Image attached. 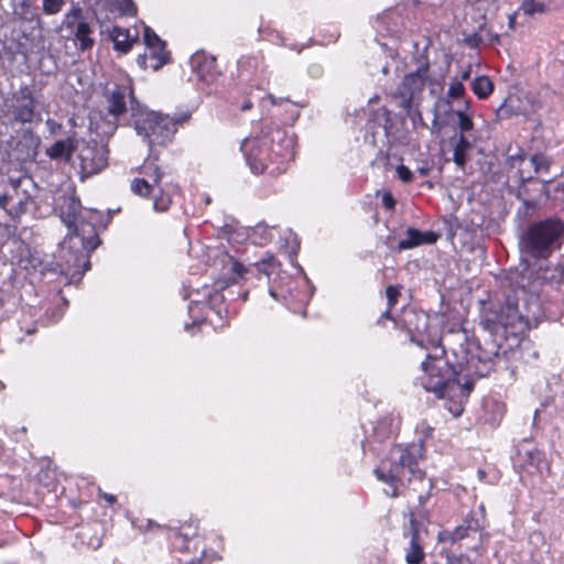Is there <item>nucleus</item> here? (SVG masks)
<instances>
[{
	"instance_id": "nucleus-11",
	"label": "nucleus",
	"mask_w": 564,
	"mask_h": 564,
	"mask_svg": "<svg viewBox=\"0 0 564 564\" xmlns=\"http://www.w3.org/2000/svg\"><path fill=\"white\" fill-rule=\"evenodd\" d=\"M427 67H420L415 72L405 75L393 94L399 99V106L411 111L415 97L421 94L425 86Z\"/></svg>"
},
{
	"instance_id": "nucleus-23",
	"label": "nucleus",
	"mask_w": 564,
	"mask_h": 564,
	"mask_svg": "<svg viewBox=\"0 0 564 564\" xmlns=\"http://www.w3.org/2000/svg\"><path fill=\"white\" fill-rule=\"evenodd\" d=\"M76 149V140L73 138H67L66 140L56 141L50 148H47L46 155L53 160H64L68 162Z\"/></svg>"
},
{
	"instance_id": "nucleus-6",
	"label": "nucleus",
	"mask_w": 564,
	"mask_h": 564,
	"mask_svg": "<svg viewBox=\"0 0 564 564\" xmlns=\"http://www.w3.org/2000/svg\"><path fill=\"white\" fill-rule=\"evenodd\" d=\"M102 105L106 117L105 134H113L119 124H128L133 118L135 108L141 104L134 95L133 85L130 82L112 84L105 88L102 94Z\"/></svg>"
},
{
	"instance_id": "nucleus-51",
	"label": "nucleus",
	"mask_w": 564,
	"mask_h": 564,
	"mask_svg": "<svg viewBox=\"0 0 564 564\" xmlns=\"http://www.w3.org/2000/svg\"><path fill=\"white\" fill-rule=\"evenodd\" d=\"M412 514L415 517L417 521V530L420 531V520H427V511L423 507H420L415 512H411L410 517Z\"/></svg>"
},
{
	"instance_id": "nucleus-24",
	"label": "nucleus",
	"mask_w": 564,
	"mask_h": 564,
	"mask_svg": "<svg viewBox=\"0 0 564 564\" xmlns=\"http://www.w3.org/2000/svg\"><path fill=\"white\" fill-rule=\"evenodd\" d=\"M471 147V142L465 134L459 133L453 149V161L462 171H465L466 164L469 161L468 152Z\"/></svg>"
},
{
	"instance_id": "nucleus-50",
	"label": "nucleus",
	"mask_w": 564,
	"mask_h": 564,
	"mask_svg": "<svg viewBox=\"0 0 564 564\" xmlns=\"http://www.w3.org/2000/svg\"><path fill=\"white\" fill-rule=\"evenodd\" d=\"M465 43L469 46V47H478V45L481 43V37L479 34L477 33H474L471 35H469L468 37L465 39Z\"/></svg>"
},
{
	"instance_id": "nucleus-41",
	"label": "nucleus",
	"mask_w": 564,
	"mask_h": 564,
	"mask_svg": "<svg viewBox=\"0 0 564 564\" xmlns=\"http://www.w3.org/2000/svg\"><path fill=\"white\" fill-rule=\"evenodd\" d=\"M465 87L459 80H454L451 83L448 90H447V97L452 99L459 98L464 95Z\"/></svg>"
},
{
	"instance_id": "nucleus-33",
	"label": "nucleus",
	"mask_w": 564,
	"mask_h": 564,
	"mask_svg": "<svg viewBox=\"0 0 564 564\" xmlns=\"http://www.w3.org/2000/svg\"><path fill=\"white\" fill-rule=\"evenodd\" d=\"M254 265L258 272L265 274L270 279V276L275 273L279 263L273 256H268Z\"/></svg>"
},
{
	"instance_id": "nucleus-47",
	"label": "nucleus",
	"mask_w": 564,
	"mask_h": 564,
	"mask_svg": "<svg viewBox=\"0 0 564 564\" xmlns=\"http://www.w3.org/2000/svg\"><path fill=\"white\" fill-rule=\"evenodd\" d=\"M268 41L274 43V44H279V45H284V39L283 36L281 35V33L279 31H271L269 32L267 35H263Z\"/></svg>"
},
{
	"instance_id": "nucleus-2",
	"label": "nucleus",
	"mask_w": 564,
	"mask_h": 564,
	"mask_svg": "<svg viewBox=\"0 0 564 564\" xmlns=\"http://www.w3.org/2000/svg\"><path fill=\"white\" fill-rule=\"evenodd\" d=\"M240 150L252 173L276 175L293 158V140L279 124L265 122L259 135L243 139Z\"/></svg>"
},
{
	"instance_id": "nucleus-46",
	"label": "nucleus",
	"mask_w": 564,
	"mask_h": 564,
	"mask_svg": "<svg viewBox=\"0 0 564 564\" xmlns=\"http://www.w3.org/2000/svg\"><path fill=\"white\" fill-rule=\"evenodd\" d=\"M122 2V11L127 15H134L137 14V6L134 4L133 0H121Z\"/></svg>"
},
{
	"instance_id": "nucleus-38",
	"label": "nucleus",
	"mask_w": 564,
	"mask_h": 564,
	"mask_svg": "<svg viewBox=\"0 0 564 564\" xmlns=\"http://www.w3.org/2000/svg\"><path fill=\"white\" fill-rule=\"evenodd\" d=\"M527 189L524 187H520L518 192V198L522 200L523 214L529 216L532 215V213L535 210L538 203L523 197Z\"/></svg>"
},
{
	"instance_id": "nucleus-29",
	"label": "nucleus",
	"mask_w": 564,
	"mask_h": 564,
	"mask_svg": "<svg viewBox=\"0 0 564 564\" xmlns=\"http://www.w3.org/2000/svg\"><path fill=\"white\" fill-rule=\"evenodd\" d=\"M513 102L514 100L512 98H508L496 109V122H502L503 120H508L511 117L520 115L518 107L514 106Z\"/></svg>"
},
{
	"instance_id": "nucleus-55",
	"label": "nucleus",
	"mask_w": 564,
	"mask_h": 564,
	"mask_svg": "<svg viewBox=\"0 0 564 564\" xmlns=\"http://www.w3.org/2000/svg\"><path fill=\"white\" fill-rule=\"evenodd\" d=\"M63 316V312L61 308H53L52 310V321L57 322Z\"/></svg>"
},
{
	"instance_id": "nucleus-19",
	"label": "nucleus",
	"mask_w": 564,
	"mask_h": 564,
	"mask_svg": "<svg viewBox=\"0 0 564 564\" xmlns=\"http://www.w3.org/2000/svg\"><path fill=\"white\" fill-rule=\"evenodd\" d=\"M12 13L18 22L41 24L42 18L32 0H20L12 6Z\"/></svg>"
},
{
	"instance_id": "nucleus-35",
	"label": "nucleus",
	"mask_w": 564,
	"mask_h": 564,
	"mask_svg": "<svg viewBox=\"0 0 564 564\" xmlns=\"http://www.w3.org/2000/svg\"><path fill=\"white\" fill-rule=\"evenodd\" d=\"M530 162L534 169L535 173L549 172L550 170V160L544 154H534L530 158Z\"/></svg>"
},
{
	"instance_id": "nucleus-32",
	"label": "nucleus",
	"mask_w": 564,
	"mask_h": 564,
	"mask_svg": "<svg viewBox=\"0 0 564 564\" xmlns=\"http://www.w3.org/2000/svg\"><path fill=\"white\" fill-rule=\"evenodd\" d=\"M406 238L398 242V250L403 251L421 246L420 236L421 231L415 228H408Z\"/></svg>"
},
{
	"instance_id": "nucleus-18",
	"label": "nucleus",
	"mask_w": 564,
	"mask_h": 564,
	"mask_svg": "<svg viewBox=\"0 0 564 564\" xmlns=\"http://www.w3.org/2000/svg\"><path fill=\"white\" fill-rule=\"evenodd\" d=\"M410 546L405 554V561L408 564H421L425 558V552L417 530V521L413 514L410 520Z\"/></svg>"
},
{
	"instance_id": "nucleus-4",
	"label": "nucleus",
	"mask_w": 564,
	"mask_h": 564,
	"mask_svg": "<svg viewBox=\"0 0 564 564\" xmlns=\"http://www.w3.org/2000/svg\"><path fill=\"white\" fill-rule=\"evenodd\" d=\"M422 456V444L394 445L390 449L388 457L382 459L375 469L377 478L391 488L386 490L387 496L398 497L399 487L404 485L405 478L409 482L412 479L421 481L425 479V473L417 466Z\"/></svg>"
},
{
	"instance_id": "nucleus-9",
	"label": "nucleus",
	"mask_w": 564,
	"mask_h": 564,
	"mask_svg": "<svg viewBox=\"0 0 564 564\" xmlns=\"http://www.w3.org/2000/svg\"><path fill=\"white\" fill-rule=\"evenodd\" d=\"M480 325L489 336H518L528 330L529 321L519 313L517 301L508 296L498 310L485 312Z\"/></svg>"
},
{
	"instance_id": "nucleus-20",
	"label": "nucleus",
	"mask_w": 564,
	"mask_h": 564,
	"mask_svg": "<svg viewBox=\"0 0 564 564\" xmlns=\"http://www.w3.org/2000/svg\"><path fill=\"white\" fill-rule=\"evenodd\" d=\"M481 528L479 520L473 516H468L460 525L452 531H445L441 540L443 542L455 543L468 536L469 532H477Z\"/></svg>"
},
{
	"instance_id": "nucleus-43",
	"label": "nucleus",
	"mask_w": 564,
	"mask_h": 564,
	"mask_svg": "<svg viewBox=\"0 0 564 564\" xmlns=\"http://www.w3.org/2000/svg\"><path fill=\"white\" fill-rule=\"evenodd\" d=\"M440 238V235L433 230L421 231L420 241L421 245H432L435 243Z\"/></svg>"
},
{
	"instance_id": "nucleus-58",
	"label": "nucleus",
	"mask_w": 564,
	"mask_h": 564,
	"mask_svg": "<svg viewBox=\"0 0 564 564\" xmlns=\"http://www.w3.org/2000/svg\"><path fill=\"white\" fill-rule=\"evenodd\" d=\"M46 124H47V127L51 129V131H52V132H53L56 128H59V127H61V124H58L55 120L50 119V118L46 120Z\"/></svg>"
},
{
	"instance_id": "nucleus-14",
	"label": "nucleus",
	"mask_w": 564,
	"mask_h": 564,
	"mask_svg": "<svg viewBox=\"0 0 564 564\" xmlns=\"http://www.w3.org/2000/svg\"><path fill=\"white\" fill-rule=\"evenodd\" d=\"M189 64L193 73L204 83H214L218 76L216 58L205 52H196L192 55Z\"/></svg>"
},
{
	"instance_id": "nucleus-60",
	"label": "nucleus",
	"mask_w": 564,
	"mask_h": 564,
	"mask_svg": "<svg viewBox=\"0 0 564 564\" xmlns=\"http://www.w3.org/2000/svg\"><path fill=\"white\" fill-rule=\"evenodd\" d=\"M519 178H520L521 184L523 185L525 182L531 181L532 176H530V175L529 176H524L522 170L519 169Z\"/></svg>"
},
{
	"instance_id": "nucleus-40",
	"label": "nucleus",
	"mask_w": 564,
	"mask_h": 564,
	"mask_svg": "<svg viewBox=\"0 0 564 564\" xmlns=\"http://www.w3.org/2000/svg\"><path fill=\"white\" fill-rule=\"evenodd\" d=\"M161 195L160 196H154V203H153V208L156 210V212H166L170 206H171V198L170 196L167 195H163L162 192H160Z\"/></svg>"
},
{
	"instance_id": "nucleus-52",
	"label": "nucleus",
	"mask_w": 564,
	"mask_h": 564,
	"mask_svg": "<svg viewBox=\"0 0 564 564\" xmlns=\"http://www.w3.org/2000/svg\"><path fill=\"white\" fill-rule=\"evenodd\" d=\"M13 200V195L10 193H6L0 196V208L4 209L8 213V205Z\"/></svg>"
},
{
	"instance_id": "nucleus-53",
	"label": "nucleus",
	"mask_w": 564,
	"mask_h": 564,
	"mask_svg": "<svg viewBox=\"0 0 564 564\" xmlns=\"http://www.w3.org/2000/svg\"><path fill=\"white\" fill-rule=\"evenodd\" d=\"M148 55L144 53V54H140L138 57H137V63L138 65L142 68V69H147L148 68Z\"/></svg>"
},
{
	"instance_id": "nucleus-13",
	"label": "nucleus",
	"mask_w": 564,
	"mask_h": 564,
	"mask_svg": "<svg viewBox=\"0 0 564 564\" xmlns=\"http://www.w3.org/2000/svg\"><path fill=\"white\" fill-rule=\"evenodd\" d=\"M404 323L411 334V340L419 346L426 348V344L437 345L436 339H430L429 315L424 312H409L405 315Z\"/></svg>"
},
{
	"instance_id": "nucleus-42",
	"label": "nucleus",
	"mask_w": 564,
	"mask_h": 564,
	"mask_svg": "<svg viewBox=\"0 0 564 564\" xmlns=\"http://www.w3.org/2000/svg\"><path fill=\"white\" fill-rule=\"evenodd\" d=\"M481 345L484 346L482 349L487 350V355L499 357L500 345L496 341V339H484Z\"/></svg>"
},
{
	"instance_id": "nucleus-48",
	"label": "nucleus",
	"mask_w": 564,
	"mask_h": 564,
	"mask_svg": "<svg viewBox=\"0 0 564 564\" xmlns=\"http://www.w3.org/2000/svg\"><path fill=\"white\" fill-rule=\"evenodd\" d=\"M231 271L236 274V276L232 279V282L237 281V278H242L243 273L247 271L246 268L237 261H232L231 263Z\"/></svg>"
},
{
	"instance_id": "nucleus-62",
	"label": "nucleus",
	"mask_w": 564,
	"mask_h": 564,
	"mask_svg": "<svg viewBox=\"0 0 564 564\" xmlns=\"http://www.w3.org/2000/svg\"><path fill=\"white\" fill-rule=\"evenodd\" d=\"M311 73L314 74V75H318L321 73V67L319 66H312L311 67Z\"/></svg>"
},
{
	"instance_id": "nucleus-25",
	"label": "nucleus",
	"mask_w": 564,
	"mask_h": 564,
	"mask_svg": "<svg viewBox=\"0 0 564 564\" xmlns=\"http://www.w3.org/2000/svg\"><path fill=\"white\" fill-rule=\"evenodd\" d=\"M295 283L296 282L290 280L288 288L281 286L279 291L274 288H270L269 293L275 300H283L286 305H291L292 301L303 304L307 301V295L304 292L294 293L292 285Z\"/></svg>"
},
{
	"instance_id": "nucleus-63",
	"label": "nucleus",
	"mask_w": 564,
	"mask_h": 564,
	"mask_svg": "<svg viewBox=\"0 0 564 564\" xmlns=\"http://www.w3.org/2000/svg\"><path fill=\"white\" fill-rule=\"evenodd\" d=\"M469 75H470V70H466V72H464V73L462 74V79H463V80L468 79V78H469Z\"/></svg>"
},
{
	"instance_id": "nucleus-22",
	"label": "nucleus",
	"mask_w": 564,
	"mask_h": 564,
	"mask_svg": "<svg viewBox=\"0 0 564 564\" xmlns=\"http://www.w3.org/2000/svg\"><path fill=\"white\" fill-rule=\"evenodd\" d=\"M86 20L84 10L79 3H72L70 8L64 13L59 25L56 29L58 33L72 34V32Z\"/></svg>"
},
{
	"instance_id": "nucleus-28",
	"label": "nucleus",
	"mask_w": 564,
	"mask_h": 564,
	"mask_svg": "<svg viewBox=\"0 0 564 564\" xmlns=\"http://www.w3.org/2000/svg\"><path fill=\"white\" fill-rule=\"evenodd\" d=\"M471 89L479 99H485L492 94L494 83L488 76H478L473 80Z\"/></svg>"
},
{
	"instance_id": "nucleus-10",
	"label": "nucleus",
	"mask_w": 564,
	"mask_h": 564,
	"mask_svg": "<svg viewBox=\"0 0 564 564\" xmlns=\"http://www.w3.org/2000/svg\"><path fill=\"white\" fill-rule=\"evenodd\" d=\"M82 178L101 172L108 164V150L96 141L84 142L78 150Z\"/></svg>"
},
{
	"instance_id": "nucleus-3",
	"label": "nucleus",
	"mask_w": 564,
	"mask_h": 564,
	"mask_svg": "<svg viewBox=\"0 0 564 564\" xmlns=\"http://www.w3.org/2000/svg\"><path fill=\"white\" fill-rule=\"evenodd\" d=\"M435 354H427L421 364L423 376L420 378L426 391L434 392L437 398H458L459 402L449 408L454 416L463 412L462 402L467 400L474 389V382L465 378L466 370H463L464 362L460 359L452 365L445 357V349L433 346Z\"/></svg>"
},
{
	"instance_id": "nucleus-54",
	"label": "nucleus",
	"mask_w": 564,
	"mask_h": 564,
	"mask_svg": "<svg viewBox=\"0 0 564 564\" xmlns=\"http://www.w3.org/2000/svg\"><path fill=\"white\" fill-rule=\"evenodd\" d=\"M391 310L392 307L388 306V308L381 314V316L378 319V324L382 325L384 321L391 319Z\"/></svg>"
},
{
	"instance_id": "nucleus-45",
	"label": "nucleus",
	"mask_w": 564,
	"mask_h": 564,
	"mask_svg": "<svg viewBox=\"0 0 564 564\" xmlns=\"http://www.w3.org/2000/svg\"><path fill=\"white\" fill-rule=\"evenodd\" d=\"M525 161V154L524 152H520V153H517L514 155H509L508 156V162L510 164L511 167H520V165Z\"/></svg>"
},
{
	"instance_id": "nucleus-44",
	"label": "nucleus",
	"mask_w": 564,
	"mask_h": 564,
	"mask_svg": "<svg viewBox=\"0 0 564 564\" xmlns=\"http://www.w3.org/2000/svg\"><path fill=\"white\" fill-rule=\"evenodd\" d=\"M397 174L398 177L404 183H410L412 181L413 174L405 165H399L397 167Z\"/></svg>"
},
{
	"instance_id": "nucleus-15",
	"label": "nucleus",
	"mask_w": 564,
	"mask_h": 564,
	"mask_svg": "<svg viewBox=\"0 0 564 564\" xmlns=\"http://www.w3.org/2000/svg\"><path fill=\"white\" fill-rule=\"evenodd\" d=\"M9 185L12 189L10 194L13 195V199H17V204L9 208L8 214L13 220H18L28 212L29 205L32 202V196L26 188H22V185L26 182L22 177H9Z\"/></svg>"
},
{
	"instance_id": "nucleus-8",
	"label": "nucleus",
	"mask_w": 564,
	"mask_h": 564,
	"mask_svg": "<svg viewBox=\"0 0 564 564\" xmlns=\"http://www.w3.org/2000/svg\"><path fill=\"white\" fill-rule=\"evenodd\" d=\"M42 95L26 84L2 99L3 113L12 123L26 124L42 121Z\"/></svg>"
},
{
	"instance_id": "nucleus-56",
	"label": "nucleus",
	"mask_w": 564,
	"mask_h": 564,
	"mask_svg": "<svg viewBox=\"0 0 564 564\" xmlns=\"http://www.w3.org/2000/svg\"><path fill=\"white\" fill-rule=\"evenodd\" d=\"M153 528H160V524H158L156 522H154L152 520H148L145 528L140 527V530L148 531V530H152Z\"/></svg>"
},
{
	"instance_id": "nucleus-1",
	"label": "nucleus",
	"mask_w": 564,
	"mask_h": 564,
	"mask_svg": "<svg viewBox=\"0 0 564 564\" xmlns=\"http://www.w3.org/2000/svg\"><path fill=\"white\" fill-rule=\"evenodd\" d=\"M82 205L75 196L65 197L59 206V217L67 227V235L62 243V258L65 261V273L72 279H82L89 270V253L99 245L96 223L99 215L96 212L82 210Z\"/></svg>"
},
{
	"instance_id": "nucleus-7",
	"label": "nucleus",
	"mask_w": 564,
	"mask_h": 564,
	"mask_svg": "<svg viewBox=\"0 0 564 564\" xmlns=\"http://www.w3.org/2000/svg\"><path fill=\"white\" fill-rule=\"evenodd\" d=\"M563 235L564 223L558 218L533 223L521 237V250L534 259H547Z\"/></svg>"
},
{
	"instance_id": "nucleus-21",
	"label": "nucleus",
	"mask_w": 564,
	"mask_h": 564,
	"mask_svg": "<svg viewBox=\"0 0 564 564\" xmlns=\"http://www.w3.org/2000/svg\"><path fill=\"white\" fill-rule=\"evenodd\" d=\"M94 29L93 25L86 20L78 24V26L72 32V34H64L66 39L73 40L75 45H78L82 52L90 50L95 40L93 37Z\"/></svg>"
},
{
	"instance_id": "nucleus-59",
	"label": "nucleus",
	"mask_w": 564,
	"mask_h": 564,
	"mask_svg": "<svg viewBox=\"0 0 564 564\" xmlns=\"http://www.w3.org/2000/svg\"><path fill=\"white\" fill-rule=\"evenodd\" d=\"M101 496L110 505L116 502V497L113 495L104 492V494H101Z\"/></svg>"
},
{
	"instance_id": "nucleus-17",
	"label": "nucleus",
	"mask_w": 564,
	"mask_h": 564,
	"mask_svg": "<svg viewBox=\"0 0 564 564\" xmlns=\"http://www.w3.org/2000/svg\"><path fill=\"white\" fill-rule=\"evenodd\" d=\"M144 43L150 50V58L154 62L151 67L158 70L169 61V54L165 52V43L149 28H144L143 34Z\"/></svg>"
},
{
	"instance_id": "nucleus-49",
	"label": "nucleus",
	"mask_w": 564,
	"mask_h": 564,
	"mask_svg": "<svg viewBox=\"0 0 564 564\" xmlns=\"http://www.w3.org/2000/svg\"><path fill=\"white\" fill-rule=\"evenodd\" d=\"M382 205H383L387 209H389V210H391V209H393V208H394V206H395V200H394L393 196L391 195V193L386 192V193L383 194V196H382Z\"/></svg>"
},
{
	"instance_id": "nucleus-30",
	"label": "nucleus",
	"mask_w": 564,
	"mask_h": 564,
	"mask_svg": "<svg viewBox=\"0 0 564 564\" xmlns=\"http://www.w3.org/2000/svg\"><path fill=\"white\" fill-rule=\"evenodd\" d=\"M550 10V4L538 0H523L519 8V11L529 17L534 14H545Z\"/></svg>"
},
{
	"instance_id": "nucleus-27",
	"label": "nucleus",
	"mask_w": 564,
	"mask_h": 564,
	"mask_svg": "<svg viewBox=\"0 0 564 564\" xmlns=\"http://www.w3.org/2000/svg\"><path fill=\"white\" fill-rule=\"evenodd\" d=\"M111 39L116 51L128 53L135 41L130 37L129 30L115 26L111 31Z\"/></svg>"
},
{
	"instance_id": "nucleus-31",
	"label": "nucleus",
	"mask_w": 564,
	"mask_h": 564,
	"mask_svg": "<svg viewBox=\"0 0 564 564\" xmlns=\"http://www.w3.org/2000/svg\"><path fill=\"white\" fill-rule=\"evenodd\" d=\"M131 191L142 197H149L158 191V185L149 183V178L137 177L131 182Z\"/></svg>"
},
{
	"instance_id": "nucleus-5",
	"label": "nucleus",
	"mask_w": 564,
	"mask_h": 564,
	"mask_svg": "<svg viewBox=\"0 0 564 564\" xmlns=\"http://www.w3.org/2000/svg\"><path fill=\"white\" fill-rule=\"evenodd\" d=\"M137 111L130 120L138 135L142 137L150 148L154 144L164 145L172 140L177 131V126L191 118V112L185 111L178 116L170 117L153 110L145 105L134 109Z\"/></svg>"
},
{
	"instance_id": "nucleus-64",
	"label": "nucleus",
	"mask_w": 564,
	"mask_h": 564,
	"mask_svg": "<svg viewBox=\"0 0 564 564\" xmlns=\"http://www.w3.org/2000/svg\"><path fill=\"white\" fill-rule=\"evenodd\" d=\"M514 21H516L514 15H510V17H509V25H510V28H511V29H513Z\"/></svg>"
},
{
	"instance_id": "nucleus-16",
	"label": "nucleus",
	"mask_w": 564,
	"mask_h": 564,
	"mask_svg": "<svg viewBox=\"0 0 564 564\" xmlns=\"http://www.w3.org/2000/svg\"><path fill=\"white\" fill-rule=\"evenodd\" d=\"M519 462L529 474H538L541 477L550 474L551 466L543 452L539 449L518 451Z\"/></svg>"
},
{
	"instance_id": "nucleus-37",
	"label": "nucleus",
	"mask_w": 564,
	"mask_h": 564,
	"mask_svg": "<svg viewBox=\"0 0 564 564\" xmlns=\"http://www.w3.org/2000/svg\"><path fill=\"white\" fill-rule=\"evenodd\" d=\"M382 116H383V130H384L386 137L388 138V141L390 143H394L397 141V138H395L394 133L392 132L393 121L391 118V112L388 109L383 108Z\"/></svg>"
},
{
	"instance_id": "nucleus-34",
	"label": "nucleus",
	"mask_w": 564,
	"mask_h": 564,
	"mask_svg": "<svg viewBox=\"0 0 564 564\" xmlns=\"http://www.w3.org/2000/svg\"><path fill=\"white\" fill-rule=\"evenodd\" d=\"M41 10L45 15H57L59 14L65 4L66 0H40Z\"/></svg>"
},
{
	"instance_id": "nucleus-39",
	"label": "nucleus",
	"mask_w": 564,
	"mask_h": 564,
	"mask_svg": "<svg viewBox=\"0 0 564 564\" xmlns=\"http://www.w3.org/2000/svg\"><path fill=\"white\" fill-rule=\"evenodd\" d=\"M401 285H389L386 289V296L388 300V306L393 307L401 295Z\"/></svg>"
},
{
	"instance_id": "nucleus-26",
	"label": "nucleus",
	"mask_w": 564,
	"mask_h": 564,
	"mask_svg": "<svg viewBox=\"0 0 564 564\" xmlns=\"http://www.w3.org/2000/svg\"><path fill=\"white\" fill-rule=\"evenodd\" d=\"M156 161L158 156H149L140 166V173L142 174V178H149V183L158 185V191L162 192L161 180L163 177V172L156 164Z\"/></svg>"
},
{
	"instance_id": "nucleus-36",
	"label": "nucleus",
	"mask_w": 564,
	"mask_h": 564,
	"mask_svg": "<svg viewBox=\"0 0 564 564\" xmlns=\"http://www.w3.org/2000/svg\"><path fill=\"white\" fill-rule=\"evenodd\" d=\"M455 115L458 118L457 126H458V128L460 130L459 133L465 134L466 132H469V131H471L474 129V122H473V120H471L469 115H467L463 110L455 111Z\"/></svg>"
},
{
	"instance_id": "nucleus-61",
	"label": "nucleus",
	"mask_w": 564,
	"mask_h": 564,
	"mask_svg": "<svg viewBox=\"0 0 564 564\" xmlns=\"http://www.w3.org/2000/svg\"><path fill=\"white\" fill-rule=\"evenodd\" d=\"M240 108L242 111L250 110L252 108V102L250 100H245Z\"/></svg>"
},
{
	"instance_id": "nucleus-57",
	"label": "nucleus",
	"mask_w": 564,
	"mask_h": 564,
	"mask_svg": "<svg viewBox=\"0 0 564 564\" xmlns=\"http://www.w3.org/2000/svg\"><path fill=\"white\" fill-rule=\"evenodd\" d=\"M416 172L421 175V176H427L429 173H430V167L426 166V165H423V166H419L416 169Z\"/></svg>"
},
{
	"instance_id": "nucleus-12",
	"label": "nucleus",
	"mask_w": 564,
	"mask_h": 564,
	"mask_svg": "<svg viewBox=\"0 0 564 564\" xmlns=\"http://www.w3.org/2000/svg\"><path fill=\"white\" fill-rule=\"evenodd\" d=\"M484 346L479 344L476 351H470L468 348L465 356L462 357L464 362L463 370H466L465 378L474 382L475 379L482 378L494 369V361L497 356L487 355V350L482 349Z\"/></svg>"
}]
</instances>
